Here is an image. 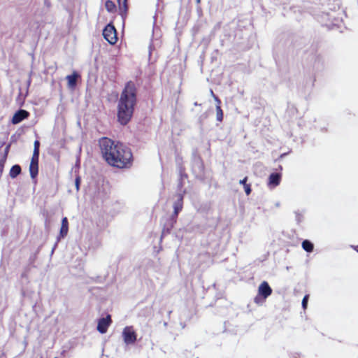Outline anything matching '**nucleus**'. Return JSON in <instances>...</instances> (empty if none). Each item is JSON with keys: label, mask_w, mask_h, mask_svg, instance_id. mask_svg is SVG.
Instances as JSON below:
<instances>
[{"label": "nucleus", "mask_w": 358, "mask_h": 358, "mask_svg": "<svg viewBox=\"0 0 358 358\" xmlns=\"http://www.w3.org/2000/svg\"><path fill=\"white\" fill-rule=\"evenodd\" d=\"M355 250L358 252V245L354 248Z\"/></svg>", "instance_id": "393cba45"}, {"label": "nucleus", "mask_w": 358, "mask_h": 358, "mask_svg": "<svg viewBox=\"0 0 358 358\" xmlns=\"http://www.w3.org/2000/svg\"><path fill=\"white\" fill-rule=\"evenodd\" d=\"M248 180V176H245V177H244V178H243V179H242V180H241L239 181V183H240L241 185H243V186H245V185H247V184H248V183H247Z\"/></svg>", "instance_id": "5701e85b"}, {"label": "nucleus", "mask_w": 358, "mask_h": 358, "mask_svg": "<svg viewBox=\"0 0 358 358\" xmlns=\"http://www.w3.org/2000/svg\"><path fill=\"white\" fill-rule=\"evenodd\" d=\"M137 103V89L134 82L129 81L120 94L117 103V121L122 125L127 124L134 112Z\"/></svg>", "instance_id": "f03ea898"}, {"label": "nucleus", "mask_w": 358, "mask_h": 358, "mask_svg": "<svg viewBox=\"0 0 358 358\" xmlns=\"http://www.w3.org/2000/svg\"><path fill=\"white\" fill-rule=\"evenodd\" d=\"M223 110L221 106H216V119L218 122H221L223 120Z\"/></svg>", "instance_id": "f3484780"}, {"label": "nucleus", "mask_w": 358, "mask_h": 358, "mask_svg": "<svg viewBox=\"0 0 358 358\" xmlns=\"http://www.w3.org/2000/svg\"><path fill=\"white\" fill-rule=\"evenodd\" d=\"M103 159L110 166L120 169H130L134 162L131 150L123 143L102 137L99 141Z\"/></svg>", "instance_id": "f257e3e1"}, {"label": "nucleus", "mask_w": 358, "mask_h": 358, "mask_svg": "<svg viewBox=\"0 0 358 358\" xmlns=\"http://www.w3.org/2000/svg\"><path fill=\"white\" fill-rule=\"evenodd\" d=\"M282 180V173H272L268 178L267 185L270 188H274L278 186Z\"/></svg>", "instance_id": "6e6552de"}, {"label": "nucleus", "mask_w": 358, "mask_h": 358, "mask_svg": "<svg viewBox=\"0 0 358 358\" xmlns=\"http://www.w3.org/2000/svg\"><path fill=\"white\" fill-rule=\"evenodd\" d=\"M55 358H57V357H55Z\"/></svg>", "instance_id": "bb28decb"}, {"label": "nucleus", "mask_w": 358, "mask_h": 358, "mask_svg": "<svg viewBox=\"0 0 358 358\" xmlns=\"http://www.w3.org/2000/svg\"><path fill=\"white\" fill-rule=\"evenodd\" d=\"M39 148H40V142L38 140H36L34 143V151L33 156H39Z\"/></svg>", "instance_id": "a211bd4d"}, {"label": "nucleus", "mask_w": 358, "mask_h": 358, "mask_svg": "<svg viewBox=\"0 0 358 358\" xmlns=\"http://www.w3.org/2000/svg\"><path fill=\"white\" fill-rule=\"evenodd\" d=\"M9 150H10V145H8L5 148L4 154L2 157H5L6 159H7V157H8V155L9 152Z\"/></svg>", "instance_id": "4be33fe9"}, {"label": "nucleus", "mask_w": 358, "mask_h": 358, "mask_svg": "<svg viewBox=\"0 0 358 358\" xmlns=\"http://www.w3.org/2000/svg\"><path fill=\"white\" fill-rule=\"evenodd\" d=\"M39 156H33L29 164V173L31 178H35L38 173Z\"/></svg>", "instance_id": "0eeeda50"}, {"label": "nucleus", "mask_w": 358, "mask_h": 358, "mask_svg": "<svg viewBox=\"0 0 358 358\" xmlns=\"http://www.w3.org/2000/svg\"><path fill=\"white\" fill-rule=\"evenodd\" d=\"M105 7L108 12L115 13L116 11V6L111 0H107L105 3Z\"/></svg>", "instance_id": "dca6fc26"}, {"label": "nucleus", "mask_w": 358, "mask_h": 358, "mask_svg": "<svg viewBox=\"0 0 358 358\" xmlns=\"http://www.w3.org/2000/svg\"><path fill=\"white\" fill-rule=\"evenodd\" d=\"M29 116V113L25 110L20 109L17 110L12 118V123L13 124H17L24 120V119L27 118Z\"/></svg>", "instance_id": "1a4fd4ad"}, {"label": "nucleus", "mask_w": 358, "mask_h": 358, "mask_svg": "<svg viewBox=\"0 0 358 358\" xmlns=\"http://www.w3.org/2000/svg\"><path fill=\"white\" fill-rule=\"evenodd\" d=\"M183 207V196L182 194H178V201L174 203L173 208L174 211L172 215V219L173 220V222H176V218L178 215L180 211L182 210Z\"/></svg>", "instance_id": "9d476101"}, {"label": "nucleus", "mask_w": 358, "mask_h": 358, "mask_svg": "<svg viewBox=\"0 0 358 358\" xmlns=\"http://www.w3.org/2000/svg\"><path fill=\"white\" fill-rule=\"evenodd\" d=\"M21 173V167L18 164L13 166L10 170L9 175L10 178H15Z\"/></svg>", "instance_id": "4468645a"}, {"label": "nucleus", "mask_w": 358, "mask_h": 358, "mask_svg": "<svg viewBox=\"0 0 358 358\" xmlns=\"http://www.w3.org/2000/svg\"><path fill=\"white\" fill-rule=\"evenodd\" d=\"M302 248L305 251L311 252L313 251L314 245L310 241L304 240L302 242Z\"/></svg>", "instance_id": "2eb2a0df"}, {"label": "nucleus", "mask_w": 358, "mask_h": 358, "mask_svg": "<svg viewBox=\"0 0 358 358\" xmlns=\"http://www.w3.org/2000/svg\"><path fill=\"white\" fill-rule=\"evenodd\" d=\"M69 231V222L67 217H64L62 220V225L59 231V236L61 238L65 237Z\"/></svg>", "instance_id": "ddd939ff"}, {"label": "nucleus", "mask_w": 358, "mask_h": 358, "mask_svg": "<svg viewBox=\"0 0 358 358\" xmlns=\"http://www.w3.org/2000/svg\"><path fill=\"white\" fill-rule=\"evenodd\" d=\"M111 323L112 320L110 315H107L106 317L99 319L97 324V331L101 334L106 333Z\"/></svg>", "instance_id": "423d86ee"}, {"label": "nucleus", "mask_w": 358, "mask_h": 358, "mask_svg": "<svg viewBox=\"0 0 358 358\" xmlns=\"http://www.w3.org/2000/svg\"><path fill=\"white\" fill-rule=\"evenodd\" d=\"M119 5L120 14L124 19L127 16L128 6L127 0H117Z\"/></svg>", "instance_id": "f8f14e48"}, {"label": "nucleus", "mask_w": 358, "mask_h": 358, "mask_svg": "<svg viewBox=\"0 0 358 358\" xmlns=\"http://www.w3.org/2000/svg\"><path fill=\"white\" fill-rule=\"evenodd\" d=\"M122 336L126 344H133L136 341L137 335L132 327H126L123 329Z\"/></svg>", "instance_id": "39448f33"}, {"label": "nucleus", "mask_w": 358, "mask_h": 358, "mask_svg": "<svg viewBox=\"0 0 358 358\" xmlns=\"http://www.w3.org/2000/svg\"><path fill=\"white\" fill-rule=\"evenodd\" d=\"M78 78H80V75L76 71H73L72 74L68 75L66 77L68 87L70 89H74L77 85V80Z\"/></svg>", "instance_id": "9b49d317"}, {"label": "nucleus", "mask_w": 358, "mask_h": 358, "mask_svg": "<svg viewBox=\"0 0 358 358\" xmlns=\"http://www.w3.org/2000/svg\"><path fill=\"white\" fill-rule=\"evenodd\" d=\"M196 2L197 4H199L201 3V0H196Z\"/></svg>", "instance_id": "a878e982"}, {"label": "nucleus", "mask_w": 358, "mask_h": 358, "mask_svg": "<svg viewBox=\"0 0 358 358\" xmlns=\"http://www.w3.org/2000/svg\"><path fill=\"white\" fill-rule=\"evenodd\" d=\"M6 159H6L5 157H1L0 159V173H1L3 171V167L6 162Z\"/></svg>", "instance_id": "aec40b11"}, {"label": "nucleus", "mask_w": 358, "mask_h": 358, "mask_svg": "<svg viewBox=\"0 0 358 358\" xmlns=\"http://www.w3.org/2000/svg\"><path fill=\"white\" fill-rule=\"evenodd\" d=\"M214 99L216 101V106H221V100L219 99L218 96L213 94Z\"/></svg>", "instance_id": "b1692460"}, {"label": "nucleus", "mask_w": 358, "mask_h": 358, "mask_svg": "<svg viewBox=\"0 0 358 358\" xmlns=\"http://www.w3.org/2000/svg\"><path fill=\"white\" fill-rule=\"evenodd\" d=\"M308 298H309V295L306 294L304 296V297L302 300V307L304 310L306 309V308H307Z\"/></svg>", "instance_id": "6ab92c4d"}, {"label": "nucleus", "mask_w": 358, "mask_h": 358, "mask_svg": "<svg viewBox=\"0 0 358 358\" xmlns=\"http://www.w3.org/2000/svg\"><path fill=\"white\" fill-rule=\"evenodd\" d=\"M272 294V289L266 281H263L258 288V296L255 298V302L259 303V296L266 299Z\"/></svg>", "instance_id": "20e7f679"}, {"label": "nucleus", "mask_w": 358, "mask_h": 358, "mask_svg": "<svg viewBox=\"0 0 358 358\" xmlns=\"http://www.w3.org/2000/svg\"><path fill=\"white\" fill-rule=\"evenodd\" d=\"M103 36L110 44L114 45L117 41V31L112 23L108 24L103 30Z\"/></svg>", "instance_id": "7ed1b4c3"}, {"label": "nucleus", "mask_w": 358, "mask_h": 358, "mask_svg": "<svg viewBox=\"0 0 358 358\" xmlns=\"http://www.w3.org/2000/svg\"><path fill=\"white\" fill-rule=\"evenodd\" d=\"M243 187H244L245 192L246 195H248V196L250 195L252 192L251 185L247 184L245 186H243Z\"/></svg>", "instance_id": "412c9836"}]
</instances>
